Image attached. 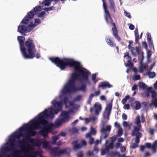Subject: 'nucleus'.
Here are the masks:
<instances>
[{"label":"nucleus","instance_id":"f257e3e1","mask_svg":"<svg viewBox=\"0 0 157 157\" xmlns=\"http://www.w3.org/2000/svg\"><path fill=\"white\" fill-rule=\"evenodd\" d=\"M49 59L62 70H64L68 66L74 67L75 72L71 74V77L64 85L61 91L63 95L75 92L77 91L81 90L83 92L86 91V84H82L78 88H77L75 85L78 77L80 75L78 73L81 74V80L85 81L89 85L90 84L88 78L89 73L81 68L80 62L71 58H64L60 59L58 57L50 58Z\"/></svg>","mask_w":157,"mask_h":157},{"label":"nucleus","instance_id":"f03ea898","mask_svg":"<svg viewBox=\"0 0 157 157\" xmlns=\"http://www.w3.org/2000/svg\"><path fill=\"white\" fill-rule=\"evenodd\" d=\"M52 104L55 108L51 106L47 109H45L43 112L38 115V117L35 119L32 120L29 124H25L24 126L28 125V128L25 129V130L28 131V133L26 134L27 140L30 143L34 144L35 140L33 138H28L30 136H34L36 135L37 132L34 130H36L40 128V124L44 125L46 124L47 121L45 120L49 118H53L54 117V114H56L62 109V103L61 101H57L54 100L52 102Z\"/></svg>","mask_w":157,"mask_h":157},{"label":"nucleus","instance_id":"7ed1b4c3","mask_svg":"<svg viewBox=\"0 0 157 157\" xmlns=\"http://www.w3.org/2000/svg\"><path fill=\"white\" fill-rule=\"evenodd\" d=\"M25 39L23 36L17 37L20 50L23 57L25 59H33L35 57L37 59L40 58V53H36V48L33 40L29 38L25 42Z\"/></svg>","mask_w":157,"mask_h":157},{"label":"nucleus","instance_id":"20e7f679","mask_svg":"<svg viewBox=\"0 0 157 157\" xmlns=\"http://www.w3.org/2000/svg\"><path fill=\"white\" fill-rule=\"evenodd\" d=\"M103 2V6L105 15V20L108 24H111L113 26L112 28L113 34L114 38L118 41L121 40V38L118 36V31L117 29L115 23L113 22V20L110 14L107 9V6L105 2V0H102Z\"/></svg>","mask_w":157,"mask_h":157},{"label":"nucleus","instance_id":"39448f33","mask_svg":"<svg viewBox=\"0 0 157 157\" xmlns=\"http://www.w3.org/2000/svg\"><path fill=\"white\" fill-rule=\"evenodd\" d=\"M41 9V7L40 5L36 6L33 10H31L27 15L25 16V17L21 21L22 23L26 24L29 21V20L33 18L35 14H36L37 12L40 11Z\"/></svg>","mask_w":157,"mask_h":157},{"label":"nucleus","instance_id":"423d86ee","mask_svg":"<svg viewBox=\"0 0 157 157\" xmlns=\"http://www.w3.org/2000/svg\"><path fill=\"white\" fill-rule=\"evenodd\" d=\"M29 23L26 24L23 23V25H19L18 28V32H19L22 35L25 36V33L30 32L36 26V25L35 24L29 25L27 26V24ZM21 23L22 24V22Z\"/></svg>","mask_w":157,"mask_h":157},{"label":"nucleus","instance_id":"0eeeda50","mask_svg":"<svg viewBox=\"0 0 157 157\" xmlns=\"http://www.w3.org/2000/svg\"><path fill=\"white\" fill-rule=\"evenodd\" d=\"M54 126L53 124H51L46 127L44 128L40 131V133L44 138L48 137V133L51 132Z\"/></svg>","mask_w":157,"mask_h":157},{"label":"nucleus","instance_id":"6e6552de","mask_svg":"<svg viewBox=\"0 0 157 157\" xmlns=\"http://www.w3.org/2000/svg\"><path fill=\"white\" fill-rule=\"evenodd\" d=\"M51 153L55 156H59L60 155L67 154V152L66 148L61 149L59 147H55L52 149Z\"/></svg>","mask_w":157,"mask_h":157},{"label":"nucleus","instance_id":"1a4fd4ad","mask_svg":"<svg viewBox=\"0 0 157 157\" xmlns=\"http://www.w3.org/2000/svg\"><path fill=\"white\" fill-rule=\"evenodd\" d=\"M16 138L13 135L10 136L9 139V144L10 147H6L3 148V150L5 151H7L12 150L14 149V147L15 146L14 143L15 141Z\"/></svg>","mask_w":157,"mask_h":157},{"label":"nucleus","instance_id":"9d476101","mask_svg":"<svg viewBox=\"0 0 157 157\" xmlns=\"http://www.w3.org/2000/svg\"><path fill=\"white\" fill-rule=\"evenodd\" d=\"M72 144L73 146V149L75 150L81 148L83 146H86V142L85 140H82L80 144H78V140H75L72 142Z\"/></svg>","mask_w":157,"mask_h":157},{"label":"nucleus","instance_id":"9b49d317","mask_svg":"<svg viewBox=\"0 0 157 157\" xmlns=\"http://www.w3.org/2000/svg\"><path fill=\"white\" fill-rule=\"evenodd\" d=\"M112 107V102L109 103L106 106L105 111L104 113V118L108 120L109 119V117L111 113V111Z\"/></svg>","mask_w":157,"mask_h":157},{"label":"nucleus","instance_id":"f8f14e48","mask_svg":"<svg viewBox=\"0 0 157 157\" xmlns=\"http://www.w3.org/2000/svg\"><path fill=\"white\" fill-rule=\"evenodd\" d=\"M101 105L97 103H96L94 104V107L90 108V111L91 113H92L94 111L95 115H98L99 114V112L101 111Z\"/></svg>","mask_w":157,"mask_h":157},{"label":"nucleus","instance_id":"ddd939ff","mask_svg":"<svg viewBox=\"0 0 157 157\" xmlns=\"http://www.w3.org/2000/svg\"><path fill=\"white\" fill-rule=\"evenodd\" d=\"M28 128V125H26L21 127L19 128V131H17L15 132L14 135H13L16 138H19L21 136H24L22 134V132L25 130V129Z\"/></svg>","mask_w":157,"mask_h":157},{"label":"nucleus","instance_id":"4468645a","mask_svg":"<svg viewBox=\"0 0 157 157\" xmlns=\"http://www.w3.org/2000/svg\"><path fill=\"white\" fill-rule=\"evenodd\" d=\"M145 147L147 148H151L154 153H156L157 149V140H155L152 145L150 143H147L145 144Z\"/></svg>","mask_w":157,"mask_h":157},{"label":"nucleus","instance_id":"2eb2a0df","mask_svg":"<svg viewBox=\"0 0 157 157\" xmlns=\"http://www.w3.org/2000/svg\"><path fill=\"white\" fill-rule=\"evenodd\" d=\"M105 40L107 44L111 47H114L116 46V43L113 41V38L109 36H107L105 38Z\"/></svg>","mask_w":157,"mask_h":157},{"label":"nucleus","instance_id":"dca6fc26","mask_svg":"<svg viewBox=\"0 0 157 157\" xmlns=\"http://www.w3.org/2000/svg\"><path fill=\"white\" fill-rule=\"evenodd\" d=\"M69 113L66 111H63L62 112L61 116L62 117V118L66 122L68 121L70 119L69 116Z\"/></svg>","mask_w":157,"mask_h":157},{"label":"nucleus","instance_id":"f3484780","mask_svg":"<svg viewBox=\"0 0 157 157\" xmlns=\"http://www.w3.org/2000/svg\"><path fill=\"white\" fill-rule=\"evenodd\" d=\"M98 86L99 87H101L102 89H105L106 88H110L112 86V85L107 81L100 82Z\"/></svg>","mask_w":157,"mask_h":157},{"label":"nucleus","instance_id":"a211bd4d","mask_svg":"<svg viewBox=\"0 0 157 157\" xmlns=\"http://www.w3.org/2000/svg\"><path fill=\"white\" fill-rule=\"evenodd\" d=\"M129 44L128 46V48L129 50H130L132 54L133 55L135 56H136V54L134 52V51L135 50L134 47H132L131 45H132L133 42L132 40H129Z\"/></svg>","mask_w":157,"mask_h":157},{"label":"nucleus","instance_id":"6ab92c4d","mask_svg":"<svg viewBox=\"0 0 157 157\" xmlns=\"http://www.w3.org/2000/svg\"><path fill=\"white\" fill-rule=\"evenodd\" d=\"M59 0H44L41 3V5L42 6H48L50 4L51 1H54L55 2H57Z\"/></svg>","mask_w":157,"mask_h":157},{"label":"nucleus","instance_id":"aec40b11","mask_svg":"<svg viewBox=\"0 0 157 157\" xmlns=\"http://www.w3.org/2000/svg\"><path fill=\"white\" fill-rule=\"evenodd\" d=\"M27 148H25L23 150L25 152H28L31 151L33 149V147L30 144H27L26 145Z\"/></svg>","mask_w":157,"mask_h":157},{"label":"nucleus","instance_id":"412c9836","mask_svg":"<svg viewBox=\"0 0 157 157\" xmlns=\"http://www.w3.org/2000/svg\"><path fill=\"white\" fill-rule=\"evenodd\" d=\"M109 2L111 8L114 13L116 12V6L113 0H109Z\"/></svg>","mask_w":157,"mask_h":157},{"label":"nucleus","instance_id":"4be33fe9","mask_svg":"<svg viewBox=\"0 0 157 157\" xmlns=\"http://www.w3.org/2000/svg\"><path fill=\"white\" fill-rule=\"evenodd\" d=\"M65 122L64 121L62 118L58 119L57 121L55 122L56 125L59 126L61 125L63 122Z\"/></svg>","mask_w":157,"mask_h":157},{"label":"nucleus","instance_id":"5701e85b","mask_svg":"<svg viewBox=\"0 0 157 157\" xmlns=\"http://www.w3.org/2000/svg\"><path fill=\"white\" fill-rule=\"evenodd\" d=\"M108 155L112 157H114L117 155H118L119 157H120V156L119 153H117V152H114L113 151L109 152L108 153Z\"/></svg>","mask_w":157,"mask_h":157},{"label":"nucleus","instance_id":"b1692460","mask_svg":"<svg viewBox=\"0 0 157 157\" xmlns=\"http://www.w3.org/2000/svg\"><path fill=\"white\" fill-rule=\"evenodd\" d=\"M140 89L144 90L146 88V85L143 82H140L138 83Z\"/></svg>","mask_w":157,"mask_h":157},{"label":"nucleus","instance_id":"393cba45","mask_svg":"<svg viewBox=\"0 0 157 157\" xmlns=\"http://www.w3.org/2000/svg\"><path fill=\"white\" fill-rule=\"evenodd\" d=\"M43 147L45 148H48L49 147V143L48 141H45L43 142Z\"/></svg>","mask_w":157,"mask_h":157},{"label":"nucleus","instance_id":"a878e982","mask_svg":"<svg viewBox=\"0 0 157 157\" xmlns=\"http://www.w3.org/2000/svg\"><path fill=\"white\" fill-rule=\"evenodd\" d=\"M128 63H124V65L125 66L129 67H133V63L131 60L127 61Z\"/></svg>","mask_w":157,"mask_h":157},{"label":"nucleus","instance_id":"bb28decb","mask_svg":"<svg viewBox=\"0 0 157 157\" xmlns=\"http://www.w3.org/2000/svg\"><path fill=\"white\" fill-rule=\"evenodd\" d=\"M147 75L149 76V78H154L156 75L155 73L154 72H151L150 71H148L147 73Z\"/></svg>","mask_w":157,"mask_h":157},{"label":"nucleus","instance_id":"cd10ccee","mask_svg":"<svg viewBox=\"0 0 157 157\" xmlns=\"http://www.w3.org/2000/svg\"><path fill=\"white\" fill-rule=\"evenodd\" d=\"M59 139V136L58 135L52 137L51 139L52 140H53V141L52 142L53 144H56V141Z\"/></svg>","mask_w":157,"mask_h":157},{"label":"nucleus","instance_id":"c85d7f7f","mask_svg":"<svg viewBox=\"0 0 157 157\" xmlns=\"http://www.w3.org/2000/svg\"><path fill=\"white\" fill-rule=\"evenodd\" d=\"M136 103L135 109L136 110H138L140 109L141 107V105L140 102L138 101H135Z\"/></svg>","mask_w":157,"mask_h":157},{"label":"nucleus","instance_id":"c756f323","mask_svg":"<svg viewBox=\"0 0 157 157\" xmlns=\"http://www.w3.org/2000/svg\"><path fill=\"white\" fill-rule=\"evenodd\" d=\"M137 126H135L134 127V130L136 132H140V128L141 127V125H137Z\"/></svg>","mask_w":157,"mask_h":157},{"label":"nucleus","instance_id":"7c9ffc66","mask_svg":"<svg viewBox=\"0 0 157 157\" xmlns=\"http://www.w3.org/2000/svg\"><path fill=\"white\" fill-rule=\"evenodd\" d=\"M135 43L138 44L139 42V33L135 34Z\"/></svg>","mask_w":157,"mask_h":157},{"label":"nucleus","instance_id":"2f4dec72","mask_svg":"<svg viewBox=\"0 0 157 157\" xmlns=\"http://www.w3.org/2000/svg\"><path fill=\"white\" fill-rule=\"evenodd\" d=\"M140 117L139 116H137L136 117V120L135 123L137 124V125H141L140 124Z\"/></svg>","mask_w":157,"mask_h":157},{"label":"nucleus","instance_id":"473e14b6","mask_svg":"<svg viewBox=\"0 0 157 157\" xmlns=\"http://www.w3.org/2000/svg\"><path fill=\"white\" fill-rule=\"evenodd\" d=\"M45 14V13L44 11H42L38 14V16L39 17L43 18V19Z\"/></svg>","mask_w":157,"mask_h":157},{"label":"nucleus","instance_id":"72a5a7b5","mask_svg":"<svg viewBox=\"0 0 157 157\" xmlns=\"http://www.w3.org/2000/svg\"><path fill=\"white\" fill-rule=\"evenodd\" d=\"M147 41L149 47L151 48H154L152 40Z\"/></svg>","mask_w":157,"mask_h":157},{"label":"nucleus","instance_id":"f704fd0d","mask_svg":"<svg viewBox=\"0 0 157 157\" xmlns=\"http://www.w3.org/2000/svg\"><path fill=\"white\" fill-rule=\"evenodd\" d=\"M96 76L97 75L96 74H94L92 75V80L95 83H96L98 81V80L95 79Z\"/></svg>","mask_w":157,"mask_h":157},{"label":"nucleus","instance_id":"c9c22d12","mask_svg":"<svg viewBox=\"0 0 157 157\" xmlns=\"http://www.w3.org/2000/svg\"><path fill=\"white\" fill-rule=\"evenodd\" d=\"M152 88L149 87L147 89V90L146 92V94L147 97H149V94L151 93L150 90L151 91Z\"/></svg>","mask_w":157,"mask_h":157},{"label":"nucleus","instance_id":"e433bc0d","mask_svg":"<svg viewBox=\"0 0 157 157\" xmlns=\"http://www.w3.org/2000/svg\"><path fill=\"white\" fill-rule=\"evenodd\" d=\"M90 132L93 135H95L96 134V130L92 127L90 128Z\"/></svg>","mask_w":157,"mask_h":157},{"label":"nucleus","instance_id":"4c0bfd02","mask_svg":"<svg viewBox=\"0 0 157 157\" xmlns=\"http://www.w3.org/2000/svg\"><path fill=\"white\" fill-rule=\"evenodd\" d=\"M152 94L151 97L153 98H155L157 96V93L156 91L153 90L150 91Z\"/></svg>","mask_w":157,"mask_h":157},{"label":"nucleus","instance_id":"58836bf2","mask_svg":"<svg viewBox=\"0 0 157 157\" xmlns=\"http://www.w3.org/2000/svg\"><path fill=\"white\" fill-rule=\"evenodd\" d=\"M63 101L64 104H67L68 101V98L67 96H64L63 100Z\"/></svg>","mask_w":157,"mask_h":157},{"label":"nucleus","instance_id":"ea45409f","mask_svg":"<svg viewBox=\"0 0 157 157\" xmlns=\"http://www.w3.org/2000/svg\"><path fill=\"white\" fill-rule=\"evenodd\" d=\"M82 96L81 95L77 96L74 99L75 101H79L81 99Z\"/></svg>","mask_w":157,"mask_h":157},{"label":"nucleus","instance_id":"a19ab883","mask_svg":"<svg viewBox=\"0 0 157 157\" xmlns=\"http://www.w3.org/2000/svg\"><path fill=\"white\" fill-rule=\"evenodd\" d=\"M138 147V145L136 143H133L130 145V147L132 149H135L137 148Z\"/></svg>","mask_w":157,"mask_h":157},{"label":"nucleus","instance_id":"79ce46f5","mask_svg":"<svg viewBox=\"0 0 157 157\" xmlns=\"http://www.w3.org/2000/svg\"><path fill=\"white\" fill-rule=\"evenodd\" d=\"M55 9V7L52 6L49 8H45L44 9V10L46 11H48L51 10H54Z\"/></svg>","mask_w":157,"mask_h":157},{"label":"nucleus","instance_id":"37998d69","mask_svg":"<svg viewBox=\"0 0 157 157\" xmlns=\"http://www.w3.org/2000/svg\"><path fill=\"white\" fill-rule=\"evenodd\" d=\"M147 40H152L151 36V33H147Z\"/></svg>","mask_w":157,"mask_h":157},{"label":"nucleus","instance_id":"c03bdc74","mask_svg":"<svg viewBox=\"0 0 157 157\" xmlns=\"http://www.w3.org/2000/svg\"><path fill=\"white\" fill-rule=\"evenodd\" d=\"M152 103L155 107H157V98L155 99L152 102Z\"/></svg>","mask_w":157,"mask_h":157},{"label":"nucleus","instance_id":"a18cd8bd","mask_svg":"<svg viewBox=\"0 0 157 157\" xmlns=\"http://www.w3.org/2000/svg\"><path fill=\"white\" fill-rule=\"evenodd\" d=\"M135 49L136 52L135 53L136 54L137 56V55L139 54L140 52V50L138 47H136L135 48Z\"/></svg>","mask_w":157,"mask_h":157},{"label":"nucleus","instance_id":"49530a36","mask_svg":"<svg viewBox=\"0 0 157 157\" xmlns=\"http://www.w3.org/2000/svg\"><path fill=\"white\" fill-rule=\"evenodd\" d=\"M77 157H83V154L82 151H81L77 154Z\"/></svg>","mask_w":157,"mask_h":157},{"label":"nucleus","instance_id":"de8ad7c7","mask_svg":"<svg viewBox=\"0 0 157 157\" xmlns=\"http://www.w3.org/2000/svg\"><path fill=\"white\" fill-rule=\"evenodd\" d=\"M94 143V139L93 138H90L89 139V143L90 144H92Z\"/></svg>","mask_w":157,"mask_h":157},{"label":"nucleus","instance_id":"09e8293b","mask_svg":"<svg viewBox=\"0 0 157 157\" xmlns=\"http://www.w3.org/2000/svg\"><path fill=\"white\" fill-rule=\"evenodd\" d=\"M142 134L140 132H137V133L136 134V137L140 138L142 137Z\"/></svg>","mask_w":157,"mask_h":157},{"label":"nucleus","instance_id":"8fccbe9b","mask_svg":"<svg viewBox=\"0 0 157 157\" xmlns=\"http://www.w3.org/2000/svg\"><path fill=\"white\" fill-rule=\"evenodd\" d=\"M142 46L144 47L146 49H147V44L146 42L144 41L142 42Z\"/></svg>","mask_w":157,"mask_h":157},{"label":"nucleus","instance_id":"3c124183","mask_svg":"<svg viewBox=\"0 0 157 157\" xmlns=\"http://www.w3.org/2000/svg\"><path fill=\"white\" fill-rule=\"evenodd\" d=\"M124 13L125 15L128 18H130L131 17V15L129 13L127 12L126 11H125L124 12Z\"/></svg>","mask_w":157,"mask_h":157},{"label":"nucleus","instance_id":"603ef678","mask_svg":"<svg viewBox=\"0 0 157 157\" xmlns=\"http://www.w3.org/2000/svg\"><path fill=\"white\" fill-rule=\"evenodd\" d=\"M148 103L147 102H144L142 103V105L144 108H146L147 106Z\"/></svg>","mask_w":157,"mask_h":157},{"label":"nucleus","instance_id":"864d4df0","mask_svg":"<svg viewBox=\"0 0 157 157\" xmlns=\"http://www.w3.org/2000/svg\"><path fill=\"white\" fill-rule=\"evenodd\" d=\"M137 89V85L136 84H135L132 88V91H134Z\"/></svg>","mask_w":157,"mask_h":157},{"label":"nucleus","instance_id":"5fc2aeb1","mask_svg":"<svg viewBox=\"0 0 157 157\" xmlns=\"http://www.w3.org/2000/svg\"><path fill=\"white\" fill-rule=\"evenodd\" d=\"M35 22L36 23L39 24L41 23V21L39 18H36L35 20Z\"/></svg>","mask_w":157,"mask_h":157},{"label":"nucleus","instance_id":"6e6d98bb","mask_svg":"<svg viewBox=\"0 0 157 157\" xmlns=\"http://www.w3.org/2000/svg\"><path fill=\"white\" fill-rule=\"evenodd\" d=\"M108 146L110 149H113L114 147V144L113 143H110Z\"/></svg>","mask_w":157,"mask_h":157},{"label":"nucleus","instance_id":"4d7b16f0","mask_svg":"<svg viewBox=\"0 0 157 157\" xmlns=\"http://www.w3.org/2000/svg\"><path fill=\"white\" fill-rule=\"evenodd\" d=\"M122 118L123 120H126L127 118V115L125 113H123L122 115Z\"/></svg>","mask_w":157,"mask_h":157},{"label":"nucleus","instance_id":"13d9d810","mask_svg":"<svg viewBox=\"0 0 157 157\" xmlns=\"http://www.w3.org/2000/svg\"><path fill=\"white\" fill-rule=\"evenodd\" d=\"M140 78V76L139 75H136L134 79L135 80H139Z\"/></svg>","mask_w":157,"mask_h":157},{"label":"nucleus","instance_id":"bf43d9fd","mask_svg":"<svg viewBox=\"0 0 157 157\" xmlns=\"http://www.w3.org/2000/svg\"><path fill=\"white\" fill-rule=\"evenodd\" d=\"M106 152H107L105 149L101 150V154L102 155H104Z\"/></svg>","mask_w":157,"mask_h":157},{"label":"nucleus","instance_id":"052dcab7","mask_svg":"<svg viewBox=\"0 0 157 157\" xmlns=\"http://www.w3.org/2000/svg\"><path fill=\"white\" fill-rule=\"evenodd\" d=\"M115 126L117 128H120V124L117 122H116L114 124Z\"/></svg>","mask_w":157,"mask_h":157},{"label":"nucleus","instance_id":"680f3d73","mask_svg":"<svg viewBox=\"0 0 157 157\" xmlns=\"http://www.w3.org/2000/svg\"><path fill=\"white\" fill-rule=\"evenodd\" d=\"M123 125L125 127H127L129 126L128 123L125 121H124L123 122Z\"/></svg>","mask_w":157,"mask_h":157},{"label":"nucleus","instance_id":"e2e57ef3","mask_svg":"<svg viewBox=\"0 0 157 157\" xmlns=\"http://www.w3.org/2000/svg\"><path fill=\"white\" fill-rule=\"evenodd\" d=\"M144 70H145L147 67V66L144 64H143L142 63H141V66Z\"/></svg>","mask_w":157,"mask_h":157},{"label":"nucleus","instance_id":"0e129e2a","mask_svg":"<svg viewBox=\"0 0 157 157\" xmlns=\"http://www.w3.org/2000/svg\"><path fill=\"white\" fill-rule=\"evenodd\" d=\"M106 130L107 131H110L111 129V126L110 125L107 126L106 128Z\"/></svg>","mask_w":157,"mask_h":157},{"label":"nucleus","instance_id":"69168bd1","mask_svg":"<svg viewBox=\"0 0 157 157\" xmlns=\"http://www.w3.org/2000/svg\"><path fill=\"white\" fill-rule=\"evenodd\" d=\"M140 141V138H138V137H136L135 139V143H136L137 144H138L139 143Z\"/></svg>","mask_w":157,"mask_h":157},{"label":"nucleus","instance_id":"338daca9","mask_svg":"<svg viewBox=\"0 0 157 157\" xmlns=\"http://www.w3.org/2000/svg\"><path fill=\"white\" fill-rule=\"evenodd\" d=\"M124 109H129L130 108V105L128 104H126L124 105Z\"/></svg>","mask_w":157,"mask_h":157},{"label":"nucleus","instance_id":"774afa93","mask_svg":"<svg viewBox=\"0 0 157 157\" xmlns=\"http://www.w3.org/2000/svg\"><path fill=\"white\" fill-rule=\"evenodd\" d=\"M72 131L75 133H77L78 132V130L76 128H72Z\"/></svg>","mask_w":157,"mask_h":157}]
</instances>
